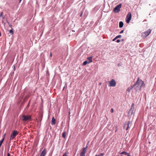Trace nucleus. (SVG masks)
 <instances>
[{"mask_svg": "<svg viewBox=\"0 0 156 156\" xmlns=\"http://www.w3.org/2000/svg\"><path fill=\"white\" fill-rule=\"evenodd\" d=\"M82 16V14H81V15H80V16Z\"/></svg>", "mask_w": 156, "mask_h": 156, "instance_id": "nucleus-35", "label": "nucleus"}, {"mask_svg": "<svg viewBox=\"0 0 156 156\" xmlns=\"http://www.w3.org/2000/svg\"><path fill=\"white\" fill-rule=\"evenodd\" d=\"M120 42V40H117V41H116V42L117 43H119Z\"/></svg>", "mask_w": 156, "mask_h": 156, "instance_id": "nucleus-29", "label": "nucleus"}, {"mask_svg": "<svg viewBox=\"0 0 156 156\" xmlns=\"http://www.w3.org/2000/svg\"><path fill=\"white\" fill-rule=\"evenodd\" d=\"M135 86H136V87H135V89L136 90V91L140 90L141 87H144L143 86L141 85L140 86L139 85H136Z\"/></svg>", "mask_w": 156, "mask_h": 156, "instance_id": "nucleus-11", "label": "nucleus"}, {"mask_svg": "<svg viewBox=\"0 0 156 156\" xmlns=\"http://www.w3.org/2000/svg\"><path fill=\"white\" fill-rule=\"evenodd\" d=\"M104 155V153H101L99 155H96L95 156H103Z\"/></svg>", "mask_w": 156, "mask_h": 156, "instance_id": "nucleus-21", "label": "nucleus"}, {"mask_svg": "<svg viewBox=\"0 0 156 156\" xmlns=\"http://www.w3.org/2000/svg\"><path fill=\"white\" fill-rule=\"evenodd\" d=\"M118 66L119 65V64H118Z\"/></svg>", "mask_w": 156, "mask_h": 156, "instance_id": "nucleus-38", "label": "nucleus"}, {"mask_svg": "<svg viewBox=\"0 0 156 156\" xmlns=\"http://www.w3.org/2000/svg\"><path fill=\"white\" fill-rule=\"evenodd\" d=\"M122 4H120L116 6L114 9V12H118L120 11V9L121 8Z\"/></svg>", "mask_w": 156, "mask_h": 156, "instance_id": "nucleus-5", "label": "nucleus"}, {"mask_svg": "<svg viewBox=\"0 0 156 156\" xmlns=\"http://www.w3.org/2000/svg\"><path fill=\"white\" fill-rule=\"evenodd\" d=\"M21 1V0H20V2Z\"/></svg>", "mask_w": 156, "mask_h": 156, "instance_id": "nucleus-36", "label": "nucleus"}, {"mask_svg": "<svg viewBox=\"0 0 156 156\" xmlns=\"http://www.w3.org/2000/svg\"><path fill=\"white\" fill-rule=\"evenodd\" d=\"M9 25L10 27H12V26L11 25L9 24Z\"/></svg>", "mask_w": 156, "mask_h": 156, "instance_id": "nucleus-32", "label": "nucleus"}, {"mask_svg": "<svg viewBox=\"0 0 156 156\" xmlns=\"http://www.w3.org/2000/svg\"><path fill=\"white\" fill-rule=\"evenodd\" d=\"M123 23L122 21H120L119 23V27L121 28L123 27Z\"/></svg>", "mask_w": 156, "mask_h": 156, "instance_id": "nucleus-16", "label": "nucleus"}, {"mask_svg": "<svg viewBox=\"0 0 156 156\" xmlns=\"http://www.w3.org/2000/svg\"><path fill=\"white\" fill-rule=\"evenodd\" d=\"M109 87H115L116 85V82L114 79H112L110 81H108Z\"/></svg>", "mask_w": 156, "mask_h": 156, "instance_id": "nucleus-4", "label": "nucleus"}, {"mask_svg": "<svg viewBox=\"0 0 156 156\" xmlns=\"http://www.w3.org/2000/svg\"><path fill=\"white\" fill-rule=\"evenodd\" d=\"M99 85H101V83H100L99 84Z\"/></svg>", "mask_w": 156, "mask_h": 156, "instance_id": "nucleus-34", "label": "nucleus"}, {"mask_svg": "<svg viewBox=\"0 0 156 156\" xmlns=\"http://www.w3.org/2000/svg\"><path fill=\"white\" fill-rule=\"evenodd\" d=\"M55 119L53 117L52 118L51 121V125H55Z\"/></svg>", "mask_w": 156, "mask_h": 156, "instance_id": "nucleus-12", "label": "nucleus"}, {"mask_svg": "<svg viewBox=\"0 0 156 156\" xmlns=\"http://www.w3.org/2000/svg\"><path fill=\"white\" fill-rule=\"evenodd\" d=\"M62 136L64 138H65L66 136V132H64L62 134Z\"/></svg>", "mask_w": 156, "mask_h": 156, "instance_id": "nucleus-19", "label": "nucleus"}, {"mask_svg": "<svg viewBox=\"0 0 156 156\" xmlns=\"http://www.w3.org/2000/svg\"><path fill=\"white\" fill-rule=\"evenodd\" d=\"M87 147H83L81 151L80 154V156H85V153L87 150Z\"/></svg>", "mask_w": 156, "mask_h": 156, "instance_id": "nucleus-8", "label": "nucleus"}, {"mask_svg": "<svg viewBox=\"0 0 156 156\" xmlns=\"http://www.w3.org/2000/svg\"><path fill=\"white\" fill-rule=\"evenodd\" d=\"M47 153L46 149L44 148L42 151L40 156H45Z\"/></svg>", "mask_w": 156, "mask_h": 156, "instance_id": "nucleus-10", "label": "nucleus"}, {"mask_svg": "<svg viewBox=\"0 0 156 156\" xmlns=\"http://www.w3.org/2000/svg\"><path fill=\"white\" fill-rule=\"evenodd\" d=\"M2 18L3 19H4V17H2Z\"/></svg>", "mask_w": 156, "mask_h": 156, "instance_id": "nucleus-37", "label": "nucleus"}, {"mask_svg": "<svg viewBox=\"0 0 156 156\" xmlns=\"http://www.w3.org/2000/svg\"><path fill=\"white\" fill-rule=\"evenodd\" d=\"M10 156V154L9 153H7V156Z\"/></svg>", "mask_w": 156, "mask_h": 156, "instance_id": "nucleus-31", "label": "nucleus"}, {"mask_svg": "<svg viewBox=\"0 0 156 156\" xmlns=\"http://www.w3.org/2000/svg\"><path fill=\"white\" fill-rule=\"evenodd\" d=\"M110 112L112 113H113V108H111Z\"/></svg>", "mask_w": 156, "mask_h": 156, "instance_id": "nucleus-25", "label": "nucleus"}, {"mask_svg": "<svg viewBox=\"0 0 156 156\" xmlns=\"http://www.w3.org/2000/svg\"><path fill=\"white\" fill-rule=\"evenodd\" d=\"M31 116L30 115H23L22 116V120L24 121H26L28 120H30Z\"/></svg>", "mask_w": 156, "mask_h": 156, "instance_id": "nucleus-6", "label": "nucleus"}, {"mask_svg": "<svg viewBox=\"0 0 156 156\" xmlns=\"http://www.w3.org/2000/svg\"><path fill=\"white\" fill-rule=\"evenodd\" d=\"M127 156H131L129 153L127 155Z\"/></svg>", "mask_w": 156, "mask_h": 156, "instance_id": "nucleus-33", "label": "nucleus"}, {"mask_svg": "<svg viewBox=\"0 0 156 156\" xmlns=\"http://www.w3.org/2000/svg\"><path fill=\"white\" fill-rule=\"evenodd\" d=\"M134 87V86H133V85L131 86L130 87L128 88V89L127 90V91H128V92H129L130 91V90L133 89Z\"/></svg>", "mask_w": 156, "mask_h": 156, "instance_id": "nucleus-13", "label": "nucleus"}, {"mask_svg": "<svg viewBox=\"0 0 156 156\" xmlns=\"http://www.w3.org/2000/svg\"><path fill=\"white\" fill-rule=\"evenodd\" d=\"M19 132L16 130L13 131L11 134L10 137V140H11L14 139L18 134Z\"/></svg>", "mask_w": 156, "mask_h": 156, "instance_id": "nucleus-3", "label": "nucleus"}, {"mask_svg": "<svg viewBox=\"0 0 156 156\" xmlns=\"http://www.w3.org/2000/svg\"><path fill=\"white\" fill-rule=\"evenodd\" d=\"M3 15V12H2L1 13L0 15V17H1Z\"/></svg>", "mask_w": 156, "mask_h": 156, "instance_id": "nucleus-26", "label": "nucleus"}, {"mask_svg": "<svg viewBox=\"0 0 156 156\" xmlns=\"http://www.w3.org/2000/svg\"><path fill=\"white\" fill-rule=\"evenodd\" d=\"M88 63V61H84L83 62V65L85 66V65H86L87 64V63Z\"/></svg>", "mask_w": 156, "mask_h": 156, "instance_id": "nucleus-20", "label": "nucleus"}, {"mask_svg": "<svg viewBox=\"0 0 156 156\" xmlns=\"http://www.w3.org/2000/svg\"><path fill=\"white\" fill-rule=\"evenodd\" d=\"M5 135H4V137L3 138V139H2V140H1L0 141V146H1V145H2L4 140V138H5V137H4V136H5Z\"/></svg>", "mask_w": 156, "mask_h": 156, "instance_id": "nucleus-17", "label": "nucleus"}, {"mask_svg": "<svg viewBox=\"0 0 156 156\" xmlns=\"http://www.w3.org/2000/svg\"><path fill=\"white\" fill-rule=\"evenodd\" d=\"M131 123V122L130 121H129L128 122H126L124 124L123 126L124 129H125L126 127V130H127L128 128H129V125Z\"/></svg>", "mask_w": 156, "mask_h": 156, "instance_id": "nucleus-9", "label": "nucleus"}, {"mask_svg": "<svg viewBox=\"0 0 156 156\" xmlns=\"http://www.w3.org/2000/svg\"><path fill=\"white\" fill-rule=\"evenodd\" d=\"M136 85H141L144 87L145 84L144 82L141 80L140 79L139 77H138L137 79V80L135 83L133 85V86H135Z\"/></svg>", "mask_w": 156, "mask_h": 156, "instance_id": "nucleus-1", "label": "nucleus"}, {"mask_svg": "<svg viewBox=\"0 0 156 156\" xmlns=\"http://www.w3.org/2000/svg\"><path fill=\"white\" fill-rule=\"evenodd\" d=\"M134 103H133L131 105V107L130 108V109H129V112H130V111H132V112H133V111L134 109Z\"/></svg>", "mask_w": 156, "mask_h": 156, "instance_id": "nucleus-14", "label": "nucleus"}, {"mask_svg": "<svg viewBox=\"0 0 156 156\" xmlns=\"http://www.w3.org/2000/svg\"><path fill=\"white\" fill-rule=\"evenodd\" d=\"M87 59L88 61V63H89L91 62H92V57H91L88 58H87Z\"/></svg>", "mask_w": 156, "mask_h": 156, "instance_id": "nucleus-15", "label": "nucleus"}, {"mask_svg": "<svg viewBox=\"0 0 156 156\" xmlns=\"http://www.w3.org/2000/svg\"><path fill=\"white\" fill-rule=\"evenodd\" d=\"M62 156H67V154L66 153H65Z\"/></svg>", "mask_w": 156, "mask_h": 156, "instance_id": "nucleus-24", "label": "nucleus"}, {"mask_svg": "<svg viewBox=\"0 0 156 156\" xmlns=\"http://www.w3.org/2000/svg\"><path fill=\"white\" fill-rule=\"evenodd\" d=\"M52 56V53L51 52H50V56L51 57Z\"/></svg>", "mask_w": 156, "mask_h": 156, "instance_id": "nucleus-27", "label": "nucleus"}, {"mask_svg": "<svg viewBox=\"0 0 156 156\" xmlns=\"http://www.w3.org/2000/svg\"><path fill=\"white\" fill-rule=\"evenodd\" d=\"M151 32V30L150 29H148L147 31H145L142 34V37L143 38H145L150 34Z\"/></svg>", "mask_w": 156, "mask_h": 156, "instance_id": "nucleus-2", "label": "nucleus"}, {"mask_svg": "<svg viewBox=\"0 0 156 156\" xmlns=\"http://www.w3.org/2000/svg\"><path fill=\"white\" fill-rule=\"evenodd\" d=\"M123 31H124V30H121V31L120 32V34H122V33H123Z\"/></svg>", "mask_w": 156, "mask_h": 156, "instance_id": "nucleus-30", "label": "nucleus"}, {"mask_svg": "<svg viewBox=\"0 0 156 156\" xmlns=\"http://www.w3.org/2000/svg\"><path fill=\"white\" fill-rule=\"evenodd\" d=\"M9 33L11 34H13V32L12 30V29L9 30Z\"/></svg>", "mask_w": 156, "mask_h": 156, "instance_id": "nucleus-22", "label": "nucleus"}, {"mask_svg": "<svg viewBox=\"0 0 156 156\" xmlns=\"http://www.w3.org/2000/svg\"><path fill=\"white\" fill-rule=\"evenodd\" d=\"M131 14L130 12H129L127 16L126 22L127 23H129L130 22L131 19Z\"/></svg>", "mask_w": 156, "mask_h": 156, "instance_id": "nucleus-7", "label": "nucleus"}, {"mask_svg": "<svg viewBox=\"0 0 156 156\" xmlns=\"http://www.w3.org/2000/svg\"><path fill=\"white\" fill-rule=\"evenodd\" d=\"M116 38H120L122 37V36L121 35H119L116 36Z\"/></svg>", "mask_w": 156, "mask_h": 156, "instance_id": "nucleus-23", "label": "nucleus"}, {"mask_svg": "<svg viewBox=\"0 0 156 156\" xmlns=\"http://www.w3.org/2000/svg\"><path fill=\"white\" fill-rule=\"evenodd\" d=\"M128 154V153H127L125 151H123L121 153V154H124L126 155H127Z\"/></svg>", "mask_w": 156, "mask_h": 156, "instance_id": "nucleus-18", "label": "nucleus"}, {"mask_svg": "<svg viewBox=\"0 0 156 156\" xmlns=\"http://www.w3.org/2000/svg\"><path fill=\"white\" fill-rule=\"evenodd\" d=\"M117 38H116V37H115L114 38L113 40H112V41H115V40H116Z\"/></svg>", "mask_w": 156, "mask_h": 156, "instance_id": "nucleus-28", "label": "nucleus"}]
</instances>
